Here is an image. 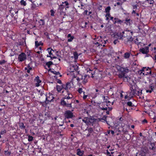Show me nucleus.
I'll use <instances>...</instances> for the list:
<instances>
[{
	"label": "nucleus",
	"instance_id": "f257e3e1",
	"mask_svg": "<svg viewBox=\"0 0 156 156\" xmlns=\"http://www.w3.org/2000/svg\"><path fill=\"white\" fill-rule=\"evenodd\" d=\"M65 92V90H63L62 91L64 97H62L61 99V105L63 106H66L67 107L71 108L72 103L71 99L73 98V95L70 93H65L64 94Z\"/></svg>",
	"mask_w": 156,
	"mask_h": 156
},
{
	"label": "nucleus",
	"instance_id": "f03ea898",
	"mask_svg": "<svg viewBox=\"0 0 156 156\" xmlns=\"http://www.w3.org/2000/svg\"><path fill=\"white\" fill-rule=\"evenodd\" d=\"M117 69L119 73L118 76L119 78H126V74L129 72V69L128 67H123L120 66H117Z\"/></svg>",
	"mask_w": 156,
	"mask_h": 156
},
{
	"label": "nucleus",
	"instance_id": "7ed1b4c3",
	"mask_svg": "<svg viewBox=\"0 0 156 156\" xmlns=\"http://www.w3.org/2000/svg\"><path fill=\"white\" fill-rule=\"evenodd\" d=\"M89 76L87 75H85L84 76H81V78L77 77L76 80L77 81L78 83L82 84H85L88 81V78Z\"/></svg>",
	"mask_w": 156,
	"mask_h": 156
},
{
	"label": "nucleus",
	"instance_id": "20e7f679",
	"mask_svg": "<svg viewBox=\"0 0 156 156\" xmlns=\"http://www.w3.org/2000/svg\"><path fill=\"white\" fill-rule=\"evenodd\" d=\"M97 104L98 106V108L100 110H107L108 105L107 104L105 103V102H98V103Z\"/></svg>",
	"mask_w": 156,
	"mask_h": 156
},
{
	"label": "nucleus",
	"instance_id": "39448f33",
	"mask_svg": "<svg viewBox=\"0 0 156 156\" xmlns=\"http://www.w3.org/2000/svg\"><path fill=\"white\" fill-rule=\"evenodd\" d=\"M62 87L63 89L66 90V93H70L69 90L71 89L72 87V83L70 82H68L66 84H62Z\"/></svg>",
	"mask_w": 156,
	"mask_h": 156
},
{
	"label": "nucleus",
	"instance_id": "423d86ee",
	"mask_svg": "<svg viewBox=\"0 0 156 156\" xmlns=\"http://www.w3.org/2000/svg\"><path fill=\"white\" fill-rule=\"evenodd\" d=\"M127 31H122V32H119L117 34V38L119 39H122L123 37H126L127 36Z\"/></svg>",
	"mask_w": 156,
	"mask_h": 156
},
{
	"label": "nucleus",
	"instance_id": "0eeeda50",
	"mask_svg": "<svg viewBox=\"0 0 156 156\" xmlns=\"http://www.w3.org/2000/svg\"><path fill=\"white\" fill-rule=\"evenodd\" d=\"M95 91L97 92L96 95H102L105 91V88L103 87H100L95 89Z\"/></svg>",
	"mask_w": 156,
	"mask_h": 156
},
{
	"label": "nucleus",
	"instance_id": "6e6552de",
	"mask_svg": "<svg viewBox=\"0 0 156 156\" xmlns=\"http://www.w3.org/2000/svg\"><path fill=\"white\" fill-rule=\"evenodd\" d=\"M27 58V55L24 52H22L19 55L18 58L19 62H22L24 61Z\"/></svg>",
	"mask_w": 156,
	"mask_h": 156
},
{
	"label": "nucleus",
	"instance_id": "1a4fd4ad",
	"mask_svg": "<svg viewBox=\"0 0 156 156\" xmlns=\"http://www.w3.org/2000/svg\"><path fill=\"white\" fill-rule=\"evenodd\" d=\"M64 115L66 118H72L73 116V113L69 110L66 111L64 113Z\"/></svg>",
	"mask_w": 156,
	"mask_h": 156
},
{
	"label": "nucleus",
	"instance_id": "9d476101",
	"mask_svg": "<svg viewBox=\"0 0 156 156\" xmlns=\"http://www.w3.org/2000/svg\"><path fill=\"white\" fill-rule=\"evenodd\" d=\"M149 48L148 46H145L140 48L139 51L143 54H147L149 52Z\"/></svg>",
	"mask_w": 156,
	"mask_h": 156
},
{
	"label": "nucleus",
	"instance_id": "9b49d317",
	"mask_svg": "<svg viewBox=\"0 0 156 156\" xmlns=\"http://www.w3.org/2000/svg\"><path fill=\"white\" fill-rule=\"evenodd\" d=\"M82 121L87 125L90 124L91 123H93L94 122V120L93 119H92L87 117L84 118V119H83Z\"/></svg>",
	"mask_w": 156,
	"mask_h": 156
},
{
	"label": "nucleus",
	"instance_id": "f8f14e48",
	"mask_svg": "<svg viewBox=\"0 0 156 156\" xmlns=\"http://www.w3.org/2000/svg\"><path fill=\"white\" fill-rule=\"evenodd\" d=\"M142 69L144 71V72H145L147 75L150 74H151V68L149 67L147 68L146 67H144L142 68Z\"/></svg>",
	"mask_w": 156,
	"mask_h": 156
},
{
	"label": "nucleus",
	"instance_id": "ddd939ff",
	"mask_svg": "<svg viewBox=\"0 0 156 156\" xmlns=\"http://www.w3.org/2000/svg\"><path fill=\"white\" fill-rule=\"evenodd\" d=\"M49 96H48V95H46V103H48L49 102H50L52 100L53 98V96L49 94Z\"/></svg>",
	"mask_w": 156,
	"mask_h": 156
},
{
	"label": "nucleus",
	"instance_id": "4468645a",
	"mask_svg": "<svg viewBox=\"0 0 156 156\" xmlns=\"http://www.w3.org/2000/svg\"><path fill=\"white\" fill-rule=\"evenodd\" d=\"M78 66H71L69 70L70 72H74L75 71H76L77 69Z\"/></svg>",
	"mask_w": 156,
	"mask_h": 156
},
{
	"label": "nucleus",
	"instance_id": "2eb2a0df",
	"mask_svg": "<svg viewBox=\"0 0 156 156\" xmlns=\"http://www.w3.org/2000/svg\"><path fill=\"white\" fill-rule=\"evenodd\" d=\"M154 87L153 85H150L148 87V89L146 90V92L147 93H151L154 90Z\"/></svg>",
	"mask_w": 156,
	"mask_h": 156
},
{
	"label": "nucleus",
	"instance_id": "dca6fc26",
	"mask_svg": "<svg viewBox=\"0 0 156 156\" xmlns=\"http://www.w3.org/2000/svg\"><path fill=\"white\" fill-rule=\"evenodd\" d=\"M114 24H115L116 23L121 24L123 22V20L122 21L121 20L117 18H114Z\"/></svg>",
	"mask_w": 156,
	"mask_h": 156
},
{
	"label": "nucleus",
	"instance_id": "f3484780",
	"mask_svg": "<svg viewBox=\"0 0 156 156\" xmlns=\"http://www.w3.org/2000/svg\"><path fill=\"white\" fill-rule=\"evenodd\" d=\"M84 153V151H81L79 149H77L76 154L79 156H83Z\"/></svg>",
	"mask_w": 156,
	"mask_h": 156
},
{
	"label": "nucleus",
	"instance_id": "a211bd4d",
	"mask_svg": "<svg viewBox=\"0 0 156 156\" xmlns=\"http://www.w3.org/2000/svg\"><path fill=\"white\" fill-rule=\"evenodd\" d=\"M0 57L2 59V60H0V65H2L5 64L7 62V61L4 59L5 57L3 55H0Z\"/></svg>",
	"mask_w": 156,
	"mask_h": 156
},
{
	"label": "nucleus",
	"instance_id": "6ab92c4d",
	"mask_svg": "<svg viewBox=\"0 0 156 156\" xmlns=\"http://www.w3.org/2000/svg\"><path fill=\"white\" fill-rule=\"evenodd\" d=\"M124 22V23L126 24V25L130 26L131 24V19L130 18H126Z\"/></svg>",
	"mask_w": 156,
	"mask_h": 156
},
{
	"label": "nucleus",
	"instance_id": "aec40b11",
	"mask_svg": "<svg viewBox=\"0 0 156 156\" xmlns=\"http://www.w3.org/2000/svg\"><path fill=\"white\" fill-rule=\"evenodd\" d=\"M67 37L68 38V42H71L74 38L73 36H71V34H69L67 35Z\"/></svg>",
	"mask_w": 156,
	"mask_h": 156
},
{
	"label": "nucleus",
	"instance_id": "412c9836",
	"mask_svg": "<svg viewBox=\"0 0 156 156\" xmlns=\"http://www.w3.org/2000/svg\"><path fill=\"white\" fill-rule=\"evenodd\" d=\"M103 98L104 99V101L103 102H105V103L109 104V105H110L109 104V101L108 100V97H105V96H103Z\"/></svg>",
	"mask_w": 156,
	"mask_h": 156
},
{
	"label": "nucleus",
	"instance_id": "4be33fe9",
	"mask_svg": "<svg viewBox=\"0 0 156 156\" xmlns=\"http://www.w3.org/2000/svg\"><path fill=\"white\" fill-rule=\"evenodd\" d=\"M19 128L22 129H25L26 127L24 125V123L22 122H20L18 123Z\"/></svg>",
	"mask_w": 156,
	"mask_h": 156
},
{
	"label": "nucleus",
	"instance_id": "5701e85b",
	"mask_svg": "<svg viewBox=\"0 0 156 156\" xmlns=\"http://www.w3.org/2000/svg\"><path fill=\"white\" fill-rule=\"evenodd\" d=\"M131 53L129 52H126L124 53V58L125 59L129 58L130 56Z\"/></svg>",
	"mask_w": 156,
	"mask_h": 156
},
{
	"label": "nucleus",
	"instance_id": "b1692460",
	"mask_svg": "<svg viewBox=\"0 0 156 156\" xmlns=\"http://www.w3.org/2000/svg\"><path fill=\"white\" fill-rule=\"evenodd\" d=\"M62 4L65 5V7L67 8H69V4L68 2V1H66L64 2H62Z\"/></svg>",
	"mask_w": 156,
	"mask_h": 156
},
{
	"label": "nucleus",
	"instance_id": "393cba45",
	"mask_svg": "<svg viewBox=\"0 0 156 156\" xmlns=\"http://www.w3.org/2000/svg\"><path fill=\"white\" fill-rule=\"evenodd\" d=\"M62 89H63L62 84V86L59 85H57L56 86V89L58 92H60Z\"/></svg>",
	"mask_w": 156,
	"mask_h": 156
},
{
	"label": "nucleus",
	"instance_id": "a878e982",
	"mask_svg": "<svg viewBox=\"0 0 156 156\" xmlns=\"http://www.w3.org/2000/svg\"><path fill=\"white\" fill-rule=\"evenodd\" d=\"M43 45V43H41V42H38V41H36L35 42V46L36 47H37L38 46H39L40 45Z\"/></svg>",
	"mask_w": 156,
	"mask_h": 156
},
{
	"label": "nucleus",
	"instance_id": "bb28decb",
	"mask_svg": "<svg viewBox=\"0 0 156 156\" xmlns=\"http://www.w3.org/2000/svg\"><path fill=\"white\" fill-rule=\"evenodd\" d=\"M4 153L6 156H9L11 154V153L10 151H9L8 150H7L5 151H4Z\"/></svg>",
	"mask_w": 156,
	"mask_h": 156
},
{
	"label": "nucleus",
	"instance_id": "cd10ccee",
	"mask_svg": "<svg viewBox=\"0 0 156 156\" xmlns=\"http://www.w3.org/2000/svg\"><path fill=\"white\" fill-rule=\"evenodd\" d=\"M136 91V89L132 90V91H131L130 92V94L131 95L132 97H133V96L135 95Z\"/></svg>",
	"mask_w": 156,
	"mask_h": 156
},
{
	"label": "nucleus",
	"instance_id": "c85d7f7f",
	"mask_svg": "<svg viewBox=\"0 0 156 156\" xmlns=\"http://www.w3.org/2000/svg\"><path fill=\"white\" fill-rule=\"evenodd\" d=\"M38 23H39L40 25L41 26L44 25L45 24L44 20L43 19H40L39 20Z\"/></svg>",
	"mask_w": 156,
	"mask_h": 156
},
{
	"label": "nucleus",
	"instance_id": "c756f323",
	"mask_svg": "<svg viewBox=\"0 0 156 156\" xmlns=\"http://www.w3.org/2000/svg\"><path fill=\"white\" fill-rule=\"evenodd\" d=\"M144 71H143L142 69H141L139 70L138 71V74H139L140 75H141L142 74V75H147V73H146L145 72H144Z\"/></svg>",
	"mask_w": 156,
	"mask_h": 156
},
{
	"label": "nucleus",
	"instance_id": "7c9ffc66",
	"mask_svg": "<svg viewBox=\"0 0 156 156\" xmlns=\"http://www.w3.org/2000/svg\"><path fill=\"white\" fill-rule=\"evenodd\" d=\"M47 50L48 51V52L49 53V55H53L52 53L51 52V51H54L51 48H48L47 49Z\"/></svg>",
	"mask_w": 156,
	"mask_h": 156
},
{
	"label": "nucleus",
	"instance_id": "2f4dec72",
	"mask_svg": "<svg viewBox=\"0 0 156 156\" xmlns=\"http://www.w3.org/2000/svg\"><path fill=\"white\" fill-rule=\"evenodd\" d=\"M51 72L55 74L56 76H58L59 75V76L61 77L62 76V75H60V73L59 72H57L56 71H51Z\"/></svg>",
	"mask_w": 156,
	"mask_h": 156
},
{
	"label": "nucleus",
	"instance_id": "473e14b6",
	"mask_svg": "<svg viewBox=\"0 0 156 156\" xmlns=\"http://www.w3.org/2000/svg\"><path fill=\"white\" fill-rule=\"evenodd\" d=\"M73 55L75 60H76L78 57V55L77 52L76 51L74 52L73 53Z\"/></svg>",
	"mask_w": 156,
	"mask_h": 156
},
{
	"label": "nucleus",
	"instance_id": "72a5a7b5",
	"mask_svg": "<svg viewBox=\"0 0 156 156\" xmlns=\"http://www.w3.org/2000/svg\"><path fill=\"white\" fill-rule=\"evenodd\" d=\"M146 2L151 5L152 6L153 5V3L154 2V0H146L145 1V2Z\"/></svg>",
	"mask_w": 156,
	"mask_h": 156
},
{
	"label": "nucleus",
	"instance_id": "f704fd0d",
	"mask_svg": "<svg viewBox=\"0 0 156 156\" xmlns=\"http://www.w3.org/2000/svg\"><path fill=\"white\" fill-rule=\"evenodd\" d=\"M87 130L88 133H90L91 134L93 133V128L91 127L88 128L87 127L86 130Z\"/></svg>",
	"mask_w": 156,
	"mask_h": 156
},
{
	"label": "nucleus",
	"instance_id": "c9c22d12",
	"mask_svg": "<svg viewBox=\"0 0 156 156\" xmlns=\"http://www.w3.org/2000/svg\"><path fill=\"white\" fill-rule=\"evenodd\" d=\"M105 16L106 17V20H108L109 21V18H110L111 16L110 13H107L105 15Z\"/></svg>",
	"mask_w": 156,
	"mask_h": 156
},
{
	"label": "nucleus",
	"instance_id": "e433bc0d",
	"mask_svg": "<svg viewBox=\"0 0 156 156\" xmlns=\"http://www.w3.org/2000/svg\"><path fill=\"white\" fill-rule=\"evenodd\" d=\"M142 90H140V91H137L136 92V93L135 94V95H137L138 96H141V95L142 94Z\"/></svg>",
	"mask_w": 156,
	"mask_h": 156
},
{
	"label": "nucleus",
	"instance_id": "4c0bfd02",
	"mask_svg": "<svg viewBox=\"0 0 156 156\" xmlns=\"http://www.w3.org/2000/svg\"><path fill=\"white\" fill-rule=\"evenodd\" d=\"M53 64V62L51 61H49L46 63V65L47 66L48 68H50L51 65Z\"/></svg>",
	"mask_w": 156,
	"mask_h": 156
},
{
	"label": "nucleus",
	"instance_id": "58836bf2",
	"mask_svg": "<svg viewBox=\"0 0 156 156\" xmlns=\"http://www.w3.org/2000/svg\"><path fill=\"white\" fill-rule=\"evenodd\" d=\"M154 146L155 145L154 144H151V146L149 147V149L152 150H154L155 149Z\"/></svg>",
	"mask_w": 156,
	"mask_h": 156
},
{
	"label": "nucleus",
	"instance_id": "ea45409f",
	"mask_svg": "<svg viewBox=\"0 0 156 156\" xmlns=\"http://www.w3.org/2000/svg\"><path fill=\"white\" fill-rule=\"evenodd\" d=\"M20 3L21 5L24 6H26L27 5V3L26 1H24V0H21L20 1Z\"/></svg>",
	"mask_w": 156,
	"mask_h": 156
},
{
	"label": "nucleus",
	"instance_id": "a19ab883",
	"mask_svg": "<svg viewBox=\"0 0 156 156\" xmlns=\"http://www.w3.org/2000/svg\"><path fill=\"white\" fill-rule=\"evenodd\" d=\"M141 151L139 154L140 156H145L146 155V153L144 150H141Z\"/></svg>",
	"mask_w": 156,
	"mask_h": 156
},
{
	"label": "nucleus",
	"instance_id": "79ce46f5",
	"mask_svg": "<svg viewBox=\"0 0 156 156\" xmlns=\"http://www.w3.org/2000/svg\"><path fill=\"white\" fill-rule=\"evenodd\" d=\"M111 9V8L110 6H108L105 9V12L107 13H109Z\"/></svg>",
	"mask_w": 156,
	"mask_h": 156
},
{
	"label": "nucleus",
	"instance_id": "37998d69",
	"mask_svg": "<svg viewBox=\"0 0 156 156\" xmlns=\"http://www.w3.org/2000/svg\"><path fill=\"white\" fill-rule=\"evenodd\" d=\"M5 82L0 79V87H2V86L5 84Z\"/></svg>",
	"mask_w": 156,
	"mask_h": 156
},
{
	"label": "nucleus",
	"instance_id": "c03bdc74",
	"mask_svg": "<svg viewBox=\"0 0 156 156\" xmlns=\"http://www.w3.org/2000/svg\"><path fill=\"white\" fill-rule=\"evenodd\" d=\"M43 114L41 113H40L39 114L38 118L40 120H43Z\"/></svg>",
	"mask_w": 156,
	"mask_h": 156
},
{
	"label": "nucleus",
	"instance_id": "a18cd8bd",
	"mask_svg": "<svg viewBox=\"0 0 156 156\" xmlns=\"http://www.w3.org/2000/svg\"><path fill=\"white\" fill-rule=\"evenodd\" d=\"M59 9H60V10H62L65 7V5L62 4H60V5H59Z\"/></svg>",
	"mask_w": 156,
	"mask_h": 156
},
{
	"label": "nucleus",
	"instance_id": "49530a36",
	"mask_svg": "<svg viewBox=\"0 0 156 156\" xmlns=\"http://www.w3.org/2000/svg\"><path fill=\"white\" fill-rule=\"evenodd\" d=\"M34 137L30 135H29L28 137V141H31L33 140Z\"/></svg>",
	"mask_w": 156,
	"mask_h": 156
},
{
	"label": "nucleus",
	"instance_id": "de8ad7c7",
	"mask_svg": "<svg viewBox=\"0 0 156 156\" xmlns=\"http://www.w3.org/2000/svg\"><path fill=\"white\" fill-rule=\"evenodd\" d=\"M35 81L37 82H41V81L39 79V77L38 76L36 77L35 78Z\"/></svg>",
	"mask_w": 156,
	"mask_h": 156
},
{
	"label": "nucleus",
	"instance_id": "09e8293b",
	"mask_svg": "<svg viewBox=\"0 0 156 156\" xmlns=\"http://www.w3.org/2000/svg\"><path fill=\"white\" fill-rule=\"evenodd\" d=\"M50 12H51V16H54L55 13V12L53 10V9H51L50 11Z\"/></svg>",
	"mask_w": 156,
	"mask_h": 156
},
{
	"label": "nucleus",
	"instance_id": "8fccbe9b",
	"mask_svg": "<svg viewBox=\"0 0 156 156\" xmlns=\"http://www.w3.org/2000/svg\"><path fill=\"white\" fill-rule=\"evenodd\" d=\"M6 131L5 129L2 130L0 132V134L1 135H3L6 133Z\"/></svg>",
	"mask_w": 156,
	"mask_h": 156
},
{
	"label": "nucleus",
	"instance_id": "3c124183",
	"mask_svg": "<svg viewBox=\"0 0 156 156\" xmlns=\"http://www.w3.org/2000/svg\"><path fill=\"white\" fill-rule=\"evenodd\" d=\"M133 38L132 37H128L127 38V41H128V42H131L132 41H133Z\"/></svg>",
	"mask_w": 156,
	"mask_h": 156
},
{
	"label": "nucleus",
	"instance_id": "603ef678",
	"mask_svg": "<svg viewBox=\"0 0 156 156\" xmlns=\"http://www.w3.org/2000/svg\"><path fill=\"white\" fill-rule=\"evenodd\" d=\"M132 103L131 101H128L127 103V105L129 106H132Z\"/></svg>",
	"mask_w": 156,
	"mask_h": 156
},
{
	"label": "nucleus",
	"instance_id": "864d4df0",
	"mask_svg": "<svg viewBox=\"0 0 156 156\" xmlns=\"http://www.w3.org/2000/svg\"><path fill=\"white\" fill-rule=\"evenodd\" d=\"M27 57L28 58H30V60H31V55H30V52L28 53L27 52Z\"/></svg>",
	"mask_w": 156,
	"mask_h": 156
},
{
	"label": "nucleus",
	"instance_id": "5fc2aeb1",
	"mask_svg": "<svg viewBox=\"0 0 156 156\" xmlns=\"http://www.w3.org/2000/svg\"><path fill=\"white\" fill-rule=\"evenodd\" d=\"M78 92L79 93L81 94L82 93V92H83L82 89L81 88H80L78 89Z\"/></svg>",
	"mask_w": 156,
	"mask_h": 156
},
{
	"label": "nucleus",
	"instance_id": "6e6d98bb",
	"mask_svg": "<svg viewBox=\"0 0 156 156\" xmlns=\"http://www.w3.org/2000/svg\"><path fill=\"white\" fill-rule=\"evenodd\" d=\"M142 123H147V121L146 119H145L143 120Z\"/></svg>",
	"mask_w": 156,
	"mask_h": 156
},
{
	"label": "nucleus",
	"instance_id": "4d7b16f0",
	"mask_svg": "<svg viewBox=\"0 0 156 156\" xmlns=\"http://www.w3.org/2000/svg\"><path fill=\"white\" fill-rule=\"evenodd\" d=\"M134 87L135 86H133V85H132L131 86V87H130V90L131 91H132V90H134L135 89H134L133 87Z\"/></svg>",
	"mask_w": 156,
	"mask_h": 156
},
{
	"label": "nucleus",
	"instance_id": "13d9d810",
	"mask_svg": "<svg viewBox=\"0 0 156 156\" xmlns=\"http://www.w3.org/2000/svg\"><path fill=\"white\" fill-rule=\"evenodd\" d=\"M110 19H109L110 20H111L112 21L113 23H114V18L113 17L111 16L110 17Z\"/></svg>",
	"mask_w": 156,
	"mask_h": 156
},
{
	"label": "nucleus",
	"instance_id": "bf43d9fd",
	"mask_svg": "<svg viewBox=\"0 0 156 156\" xmlns=\"http://www.w3.org/2000/svg\"><path fill=\"white\" fill-rule=\"evenodd\" d=\"M83 94H84V95H83V99H85L87 98V95L84 94L85 92H83Z\"/></svg>",
	"mask_w": 156,
	"mask_h": 156
},
{
	"label": "nucleus",
	"instance_id": "052dcab7",
	"mask_svg": "<svg viewBox=\"0 0 156 156\" xmlns=\"http://www.w3.org/2000/svg\"><path fill=\"white\" fill-rule=\"evenodd\" d=\"M106 154L108 156H111V155L110 154V152H109L108 150H107Z\"/></svg>",
	"mask_w": 156,
	"mask_h": 156
},
{
	"label": "nucleus",
	"instance_id": "680f3d73",
	"mask_svg": "<svg viewBox=\"0 0 156 156\" xmlns=\"http://www.w3.org/2000/svg\"><path fill=\"white\" fill-rule=\"evenodd\" d=\"M25 70H27V73H30V70H29L27 68H26V67L25 68Z\"/></svg>",
	"mask_w": 156,
	"mask_h": 156
},
{
	"label": "nucleus",
	"instance_id": "e2e57ef3",
	"mask_svg": "<svg viewBox=\"0 0 156 156\" xmlns=\"http://www.w3.org/2000/svg\"><path fill=\"white\" fill-rule=\"evenodd\" d=\"M153 59L155 61V62H156V54L154 55L153 58Z\"/></svg>",
	"mask_w": 156,
	"mask_h": 156
},
{
	"label": "nucleus",
	"instance_id": "0e129e2a",
	"mask_svg": "<svg viewBox=\"0 0 156 156\" xmlns=\"http://www.w3.org/2000/svg\"><path fill=\"white\" fill-rule=\"evenodd\" d=\"M98 9L99 10H101L102 9V6L101 5H100L98 7Z\"/></svg>",
	"mask_w": 156,
	"mask_h": 156
},
{
	"label": "nucleus",
	"instance_id": "69168bd1",
	"mask_svg": "<svg viewBox=\"0 0 156 156\" xmlns=\"http://www.w3.org/2000/svg\"><path fill=\"white\" fill-rule=\"evenodd\" d=\"M57 57L56 56H53V57H51V60H52L56 58Z\"/></svg>",
	"mask_w": 156,
	"mask_h": 156
},
{
	"label": "nucleus",
	"instance_id": "338daca9",
	"mask_svg": "<svg viewBox=\"0 0 156 156\" xmlns=\"http://www.w3.org/2000/svg\"><path fill=\"white\" fill-rule=\"evenodd\" d=\"M122 132L124 133H128V131L127 130H125L123 129H122Z\"/></svg>",
	"mask_w": 156,
	"mask_h": 156
},
{
	"label": "nucleus",
	"instance_id": "774afa93",
	"mask_svg": "<svg viewBox=\"0 0 156 156\" xmlns=\"http://www.w3.org/2000/svg\"><path fill=\"white\" fill-rule=\"evenodd\" d=\"M118 40H115L113 42H114V43L115 44H116L118 42Z\"/></svg>",
	"mask_w": 156,
	"mask_h": 156
}]
</instances>
